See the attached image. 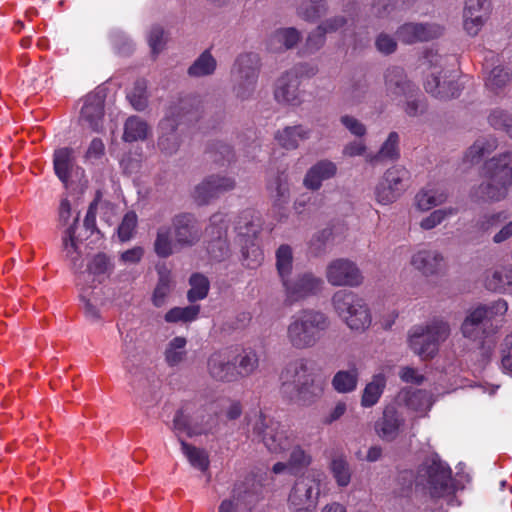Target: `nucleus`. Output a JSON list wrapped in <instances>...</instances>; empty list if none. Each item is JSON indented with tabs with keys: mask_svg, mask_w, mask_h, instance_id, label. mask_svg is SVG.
Listing matches in <instances>:
<instances>
[{
	"mask_svg": "<svg viewBox=\"0 0 512 512\" xmlns=\"http://www.w3.org/2000/svg\"><path fill=\"white\" fill-rule=\"evenodd\" d=\"M507 310L508 304L505 300L476 307L465 317L461 326L462 335L471 341L482 343L496 331L498 318L504 316Z\"/></svg>",
	"mask_w": 512,
	"mask_h": 512,
	"instance_id": "0eeeda50",
	"label": "nucleus"
},
{
	"mask_svg": "<svg viewBox=\"0 0 512 512\" xmlns=\"http://www.w3.org/2000/svg\"><path fill=\"white\" fill-rule=\"evenodd\" d=\"M253 433L261 440L270 453L281 454L294 444L293 433L284 425L262 413L255 414Z\"/></svg>",
	"mask_w": 512,
	"mask_h": 512,
	"instance_id": "f8f14e48",
	"label": "nucleus"
},
{
	"mask_svg": "<svg viewBox=\"0 0 512 512\" xmlns=\"http://www.w3.org/2000/svg\"><path fill=\"white\" fill-rule=\"evenodd\" d=\"M158 275L159 279L152 295V303L156 307H162L173 287L172 275L171 271L164 266L158 268Z\"/></svg>",
	"mask_w": 512,
	"mask_h": 512,
	"instance_id": "79ce46f5",
	"label": "nucleus"
},
{
	"mask_svg": "<svg viewBox=\"0 0 512 512\" xmlns=\"http://www.w3.org/2000/svg\"><path fill=\"white\" fill-rule=\"evenodd\" d=\"M338 317L354 332L366 331L372 323V315L366 301L352 291L339 290L331 299Z\"/></svg>",
	"mask_w": 512,
	"mask_h": 512,
	"instance_id": "6e6552de",
	"label": "nucleus"
},
{
	"mask_svg": "<svg viewBox=\"0 0 512 512\" xmlns=\"http://www.w3.org/2000/svg\"><path fill=\"white\" fill-rule=\"evenodd\" d=\"M357 10V6L353 5L351 9H345L344 12L347 16L337 15L322 21L318 26L327 35L335 33L345 28L350 22H354V12Z\"/></svg>",
	"mask_w": 512,
	"mask_h": 512,
	"instance_id": "3c124183",
	"label": "nucleus"
},
{
	"mask_svg": "<svg viewBox=\"0 0 512 512\" xmlns=\"http://www.w3.org/2000/svg\"><path fill=\"white\" fill-rule=\"evenodd\" d=\"M291 448L292 450L288 458V463L295 473L297 470L307 467L312 462V457L299 445H292Z\"/></svg>",
	"mask_w": 512,
	"mask_h": 512,
	"instance_id": "e2e57ef3",
	"label": "nucleus"
},
{
	"mask_svg": "<svg viewBox=\"0 0 512 512\" xmlns=\"http://www.w3.org/2000/svg\"><path fill=\"white\" fill-rule=\"evenodd\" d=\"M312 133V128L303 124L286 126L276 132L275 140L282 148L295 150L300 146L301 142L309 140Z\"/></svg>",
	"mask_w": 512,
	"mask_h": 512,
	"instance_id": "7c9ffc66",
	"label": "nucleus"
},
{
	"mask_svg": "<svg viewBox=\"0 0 512 512\" xmlns=\"http://www.w3.org/2000/svg\"><path fill=\"white\" fill-rule=\"evenodd\" d=\"M410 264L423 275L432 276L442 269L444 256L436 249L422 248L413 253Z\"/></svg>",
	"mask_w": 512,
	"mask_h": 512,
	"instance_id": "bb28decb",
	"label": "nucleus"
},
{
	"mask_svg": "<svg viewBox=\"0 0 512 512\" xmlns=\"http://www.w3.org/2000/svg\"><path fill=\"white\" fill-rule=\"evenodd\" d=\"M510 79L511 75L504 67L495 66L489 71L485 84L490 90L497 91L506 86Z\"/></svg>",
	"mask_w": 512,
	"mask_h": 512,
	"instance_id": "052dcab7",
	"label": "nucleus"
},
{
	"mask_svg": "<svg viewBox=\"0 0 512 512\" xmlns=\"http://www.w3.org/2000/svg\"><path fill=\"white\" fill-rule=\"evenodd\" d=\"M281 380L283 393L301 405L311 403L321 393L306 358H298L288 363L281 373Z\"/></svg>",
	"mask_w": 512,
	"mask_h": 512,
	"instance_id": "20e7f679",
	"label": "nucleus"
},
{
	"mask_svg": "<svg viewBox=\"0 0 512 512\" xmlns=\"http://www.w3.org/2000/svg\"><path fill=\"white\" fill-rule=\"evenodd\" d=\"M488 122L495 129L504 130L508 134L512 131V114L506 110L493 109L488 116Z\"/></svg>",
	"mask_w": 512,
	"mask_h": 512,
	"instance_id": "680f3d73",
	"label": "nucleus"
},
{
	"mask_svg": "<svg viewBox=\"0 0 512 512\" xmlns=\"http://www.w3.org/2000/svg\"><path fill=\"white\" fill-rule=\"evenodd\" d=\"M127 98L135 110L143 111L148 104L146 81H136L133 89L128 93Z\"/></svg>",
	"mask_w": 512,
	"mask_h": 512,
	"instance_id": "bf43d9fd",
	"label": "nucleus"
},
{
	"mask_svg": "<svg viewBox=\"0 0 512 512\" xmlns=\"http://www.w3.org/2000/svg\"><path fill=\"white\" fill-rule=\"evenodd\" d=\"M235 179L225 175H210L194 189V199L199 205L209 203L220 194L235 188Z\"/></svg>",
	"mask_w": 512,
	"mask_h": 512,
	"instance_id": "412c9836",
	"label": "nucleus"
},
{
	"mask_svg": "<svg viewBox=\"0 0 512 512\" xmlns=\"http://www.w3.org/2000/svg\"><path fill=\"white\" fill-rule=\"evenodd\" d=\"M73 159V150L67 147L57 149L54 153V170L63 183L68 181Z\"/></svg>",
	"mask_w": 512,
	"mask_h": 512,
	"instance_id": "de8ad7c7",
	"label": "nucleus"
},
{
	"mask_svg": "<svg viewBox=\"0 0 512 512\" xmlns=\"http://www.w3.org/2000/svg\"><path fill=\"white\" fill-rule=\"evenodd\" d=\"M202 237V228L190 213H179L171 220V227L157 228L154 251L161 258H168L177 250L195 246Z\"/></svg>",
	"mask_w": 512,
	"mask_h": 512,
	"instance_id": "f03ea898",
	"label": "nucleus"
},
{
	"mask_svg": "<svg viewBox=\"0 0 512 512\" xmlns=\"http://www.w3.org/2000/svg\"><path fill=\"white\" fill-rule=\"evenodd\" d=\"M104 115V97L100 92L88 94L81 109L80 119L92 130L100 131Z\"/></svg>",
	"mask_w": 512,
	"mask_h": 512,
	"instance_id": "cd10ccee",
	"label": "nucleus"
},
{
	"mask_svg": "<svg viewBox=\"0 0 512 512\" xmlns=\"http://www.w3.org/2000/svg\"><path fill=\"white\" fill-rule=\"evenodd\" d=\"M236 372L238 379L252 375L259 365V358L254 350H243L242 353L236 355Z\"/></svg>",
	"mask_w": 512,
	"mask_h": 512,
	"instance_id": "8fccbe9b",
	"label": "nucleus"
},
{
	"mask_svg": "<svg viewBox=\"0 0 512 512\" xmlns=\"http://www.w3.org/2000/svg\"><path fill=\"white\" fill-rule=\"evenodd\" d=\"M257 496L246 484L234 485L229 497L223 499L218 506V512H253Z\"/></svg>",
	"mask_w": 512,
	"mask_h": 512,
	"instance_id": "b1692460",
	"label": "nucleus"
},
{
	"mask_svg": "<svg viewBox=\"0 0 512 512\" xmlns=\"http://www.w3.org/2000/svg\"><path fill=\"white\" fill-rule=\"evenodd\" d=\"M282 284L285 301L292 305L318 294L324 285L323 280L311 272L289 277Z\"/></svg>",
	"mask_w": 512,
	"mask_h": 512,
	"instance_id": "dca6fc26",
	"label": "nucleus"
},
{
	"mask_svg": "<svg viewBox=\"0 0 512 512\" xmlns=\"http://www.w3.org/2000/svg\"><path fill=\"white\" fill-rule=\"evenodd\" d=\"M151 134V127L139 116H130L124 123L122 139L125 142L144 141Z\"/></svg>",
	"mask_w": 512,
	"mask_h": 512,
	"instance_id": "c9c22d12",
	"label": "nucleus"
},
{
	"mask_svg": "<svg viewBox=\"0 0 512 512\" xmlns=\"http://www.w3.org/2000/svg\"><path fill=\"white\" fill-rule=\"evenodd\" d=\"M399 157V135L397 132H390L379 151L375 154L366 155V160L374 165L380 162L395 161Z\"/></svg>",
	"mask_w": 512,
	"mask_h": 512,
	"instance_id": "f704fd0d",
	"label": "nucleus"
},
{
	"mask_svg": "<svg viewBox=\"0 0 512 512\" xmlns=\"http://www.w3.org/2000/svg\"><path fill=\"white\" fill-rule=\"evenodd\" d=\"M375 47L381 54L389 55L396 51L397 41L393 36L382 32L375 39Z\"/></svg>",
	"mask_w": 512,
	"mask_h": 512,
	"instance_id": "774afa93",
	"label": "nucleus"
},
{
	"mask_svg": "<svg viewBox=\"0 0 512 512\" xmlns=\"http://www.w3.org/2000/svg\"><path fill=\"white\" fill-rule=\"evenodd\" d=\"M201 108L200 99L188 97L171 108L169 114L160 121L157 145L163 153L172 155L177 152L181 144V137L177 130L179 119L187 118L189 121L196 119Z\"/></svg>",
	"mask_w": 512,
	"mask_h": 512,
	"instance_id": "423d86ee",
	"label": "nucleus"
},
{
	"mask_svg": "<svg viewBox=\"0 0 512 512\" xmlns=\"http://www.w3.org/2000/svg\"><path fill=\"white\" fill-rule=\"evenodd\" d=\"M406 100L404 111L410 117H417L424 114L427 110V103L423 95L417 89L412 97L404 98Z\"/></svg>",
	"mask_w": 512,
	"mask_h": 512,
	"instance_id": "0e129e2a",
	"label": "nucleus"
},
{
	"mask_svg": "<svg viewBox=\"0 0 512 512\" xmlns=\"http://www.w3.org/2000/svg\"><path fill=\"white\" fill-rule=\"evenodd\" d=\"M302 39V33L295 27L274 30L267 38V48L272 52H284L295 48Z\"/></svg>",
	"mask_w": 512,
	"mask_h": 512,
	"instance_id": "c85d7f7f",
	"label": "nucleus"
},
{
	"mask_svg": "<svg viewBox=\"0 0 512 512\" xmlns=\"http://www.w3.org/2000/svg\"><path fill=\"white\" fill-rule=\"evenodd\" d=\"M359 369L352 365L348 370H339L332 378L331 384L338 393L353 392L358 385Z\"/></svg>",
	"mask_w": 512,
	"mask_h": 512,
	"instance_id": "58836bf2",
	"label": "nucleus"
},
{
	"mask_svg": "<svg viewBox=\"0 0 512 512\" xmlns=\"http://www.w3.org/2000/svg\"><path fill=\"white\" fill-rule=\"evenodd\" d=\"M444 27L436 22H407L398 27L396 35L404 44L425 42L440 37Z\"/></svg>",
	"mask_w": 512,
	"mask_h": 512,
	"instance_id": "6ab92c4d",
	"label": "nucleus"
},
{
	"mask_svg": "<svg viewBox=\"0 0 512 512\" xmlns=\"http://www.w3.org/2000/svg\"><path fill=\"white\" fill-rule=\"evenodd\" d=\"M261 57L255 52L239 54L231 68L233 91L238 99L247 100L256 91L261 70Z\"/></svg>",
	"mask_w": 512,
	"mask_h": 512,
	"instance_id": "9d476101",
	"label": "nucleus"
},
{
	"mask_svg": "<svg viewBox=\"0 0 512 512\" xmlns=\"http://www.w3.org/2000/svg\"><path fill=\"white\" fill-rule=\"evenodd\" d=\"M450 335L449 324L442 319H433L426 325H417L409 332L410 349L423 360L433 358L441 342Z\"/></svg>",
	"mask_w": 512,
	"mask_h": 512,
	"instance_id": "1a4fd4ad",
	"label": "nucleus"
},
{
	"mask_svg": "<svg viewBox=\"0 0 512 512\" xmlns=\"http://www.w3.org/2000/svg\"><path fill=\"white\" fill-rule=\"evenodd\" d=\"M78 220L79 213L76 214L73 223L66 228L62 237V253L75 271H80L83 268L81 251L79 250L78 239L75 236Z\"/></svg>",
	"mask_w": 512,
	"mask_h": 512,
	"instance_id": "c756f323",
	"label": "nucleus"
},
{
	"mask_svg": "<svg viewBox=\"0 0 512 512\" xmlns=\"http://www.w3.org/2000/svg\"><path fill=\"white\" fill-rule=\"evenodd\" d=\"M186 345L187 340L182 336L174 337L168 342L164 351V357L169 367H176L186 360Z\"/></svg>",
	"mask_w": 512,
	"mask_h": 512,
	"instance_id": "ea45409f",
	"label": "nucleus"
},
{
	"mask_svg": "<svg viewBox=\"0 0 512 512\" xmlns=\"http://www.w3.org/2000/svg\"><path fill=\"white\" fill-rule=\"evenodd\" d=\"M328 12L325 0H303L297 8L299 17L308 22H315Z\"/></svg>",
	"mask_w": 512,
	"mask_h": 512,
	"instance_id": "49530a36",
	"label": "nucleus"
},
{
	"mask_svg": "<svg viewBox=\"0 0 512 512\" xmlns=\"http://www.w3.org/2000/svg\"><path fill=\"white\" fill-rule=\"evenodd\" d=\"M384 84L386 95L393 101H400L402 98L412 97L417 87L408 78L403 68L392 66L384 73Z\"/></svg>",
	"mask_w": 512,
	"mask_h": 512,
	"instance_id": "4be33fe9",
	"label": "nucleus"
},
{
	"mask_svg": "<svg viewBox=\"0 0 512 512\" xmlns=\"http://www.w3.org/2000/svg\"><path fill=\"white\" fill-rule=\"evenodd\" d=\"M243 265L250 269L259 267L263 260L264 254L259 244L254 240H246L245 245L242 247Z\"/></svg>",
	"mask_w": 512,
	"mask_h": 512,
	"instance_id": "5fc2aeb1",
	"label": "nucleus"
},
{
	"mask_svg": "<svg viewBox=\"0 0 512 512\" xmlns=\"http://www.w3.org/2000/svg\"><path fill=\"white\" fill-rule=\"evenodd\" d=\"M262 228V219L260 215L252 210H246L241 213L236 225L238 234L242 237L256 238Z\"/></svg>",
	"mask_w": 512,
	"mask_h": 512,
	"instance_id": "4c0bfd02",
	"label": "nucleus"
},
{
	"mask_svg": "<svg viewBox=\"0 0 512 512\" xmlns=\"http://www.w3.org/2000/svg\"><path fill=\"white\" fill-rule=\"evenodd\" d=\"M484 285L488 290L493 292H511L512 270H495L490 272L485 278Z\"/></svg>",
	"mask_w": 512,
	"mask_h": 512,
	"instance_id": "a18cd8bd",
	"label": "nucleus"
},
{
	"mask_svg": "<svg viewBox=\"0 0 512 512\" xmlns=\"http://www.w3.org/2000/svg\"><path fill=\"white\" fill-rule=\"evenodd\" d=\"M328 283L335 287H358L363 281V274L358 265L347 258L334 259L325 270Z\"/></svg>",
	"mask_w": 512,
	"mask_h": 512,
	"instance_id": "f3484780",
	"label": "nucleus"
},
{
	"mask_svg": "<svg viewBox=\"0 0 512 512\" xmlns=\"http://www.w3.org/2000/svg\"><path fill=\"white\" fill-rule=\"evenodd\" d=\"M330 472L338 487H347L352 478V471L350 464L343 456H335L330 465Z\"/></svg>",
	"mask_w": 512,
	"mask_h": 512,
	"instance_id": "09e8293b",
	"label": "nucleus"
},
{
	"mask_svg": "<svg viewBox=\"0 0 512 512\" xmlns=\"http://www.w3.org/2000/svg\"><path fill=\"white\" fill-rule=\"evenodd\" d=\"M275 258L277 274L283 283L292 274L294 261L292 248L287 244L280 245L275 252Z\"/></svg>",
	"mask_w": 512,
	"mask_h": 512,
	"instance_id": "37998d69",
	"label": "nucleus"
},
{
	"mask_svg": "<svg viewBox=\"0 0 512 512\" xmlns=\"http://www.w3.org/2000/svg\"><path fill=\"white\" fill-rule=\"evenodd\" d=\"M447 199V191L442 186L428 184L417 192L414 197V204L419 211L427 212L444 204Z\"/></svg>",
	"mask_w": 512,
	"mask_h": 512,
	"instance_id": "2f4dec72",
	"label": "nucleus"
},
{
	"mask_svg": "<svg viewBox=\"0 0 512 512\" xmlns=\"http://www.w3.org/2000/svg\"><path fill=\"white\" fill-rule=\"evenodd\" d=\"M410 179L409 171L400 165L387 169L374 189V196L380 205L394 203L406 190Z\"/></svg>",
	"mask_w": 512,
	"mask_h": 512,
	"instance_id": "2eb2a0df",
	"label": "nucleus"
},
{
	"mask_svg": "<svg viewBox=\"0 0 512 512\" xmlns=\"http://www.w3.org/2000/svg\"><path fill=\"white\" fill-rule=\"evenodd\" d=\"M386 383L387 380L384 374L379 373L374 375L363 390L361 406L364 408H370L376 405L384 392Z\"/></svg>",
	"mask_w": 512,
	"mask_h": 512,
	"instance_id": "e433bc0d",
	"label": "nucleus"
},
{
	"mask_svg": "<svg viewBox=\"0 0 512 512\" xmlns=\"http://www.w3.org/2000/svg\"><path fill=\"white\" fill-rule=\"evenodd\" d=\"M326 43V34L317 26L314 30L308 33L306 40L299 50L298 54L301 57L311 56L317 53L324 47Z\"/></svg>",
	"mask_w": 512,
	"mask_h": 512,
	"instance_id": "864d4df0",
	"label": "nucleus"
},
{
	"mask_svg": "<svg viewBox=\"0 0 512 512\" xmlns=\"http://www.w3.org/2000/svg\"><path fill=\"white\" fill-rule=\"evenodd\" d=\"M451 473L446 463L433 458L420 470L418 484L422 485L433 499L449 497L455 491Z\"/></svg>",
	"mask_w": 512,
	"mask_h": 512,
	"instance_id": "ddd939ff",
	"label": "nucleus"
},
{
	"mask_svg": "<svg viewBox=\"0 0 512 512\" xmlns=\"http://www.w3.org/2000/svg\"><path fill=\"white\" fill-rule=\"evenodd\" d=\"M457 213L458 208L452 206L436 209L421 220L420 227L423 230H431L440 225L446 219L455 216Z\"/></svg>",
	"mask_w": 512,
	"mask_h": 512,
	"instance_id": "6e6d98bb",
	"label": "nucleus"
},
{
	"mask_svg": "<svg viewBox=\"0 0 512 512\" xmlns=\"http://www.w3.org/2000/svg\"><path fill=\"white\" fill-rule=\"evenodd\" d=\"M327 314L315 309H302L292 315L286 327V340L297 350L313 348L330 327Z\"/></svg>",
	"mask_w": 512,
	"mask_h": 512,
	"instance_id": "7ed1b4c3",
	"label": "nucleus"
},
{
	"mask_svg": "<svg viewBox=\"0 0 512 512\" xmlns=\"http://www.w3.org/2000/svg\"><path fill=\"white\" fill-rule=\"evenodd\" d=\"M236 359V354L230 349L215 351L207 359V372L215 381H237Z\"/></svg>",
	"mask_w": 512,
	"mask_h": 512,
	"instance_id": "a211bd4d",
	"label": "nucleus"
},
{
	"mask_svg": "<svg viewBox=\"0 0 512 512\" xmlns=\"http://www.w3.org/2000/svg\"><path fill=\"white\" fill-rule=\"evenodd\" d=\"M485 180L472 190V197L484 202H501L512 189V151L507 150L487 159L482 166Z\"/></svg>",
	"mask_w": 512,
	"mask_h": 512,
	"instance_id": "f257e3e1",
	"label": "nucleus"
},
{
	"mask_svg": "<svg viewBox=\"0 0 512 512\" xmlns=\"http://www.w3.org/2000/svg\"><path fill=\"white\" fill-rule=\"evenodd\" d=\"M445 59L433 49L427 50L422 65L429 72L424 81V88L433 97L447 100L459 95V86L443 69Z\"/></svg>",
	"mask_w": 512,
	"mask_h": 512,
	"instance_id": "9b49d317",
	"label": "nucleus"
},
{
	"mask_svg": "<svg viewBox=\"0 0 512 512\" xmlns=\"http://www.w3.org/2000/svg\"><path fill=\"white\" fill-rule=\"evenodd\" d=\"M217 68V61L210 50L203 51L188 68V75L200 78L212 75Z\"/></svg>",
	"mask_w": 512,
	"mask_h": 512,
	"instance_id": "a19ab883",
	"label": "nucleus"
},
{
	"mask_svg": "<svg viewBox=\"0 0 512 512\" xmlns=\"http://www.w3.org/2000/svg\"><path fill=\"white\" fill-rule=\"evenodd\" d=\"M497 145V140L493 137L479 138L469 147L465 159L471 164L478 163L484 156L491 154Z\"/></svg>",
	"mask_w": 512,
	"mask_h": 512,
	"instance_id": "c03bdc74",
	"label": "nucleus"
},
{
	"mask_svg": "<svg viewBox=\"0 0 512 512\" xmlns=\"http://www.w3.org/2000/svg\"><path fill=\"white\" fill-rule=\"evenodd\" d=\"M300 80L288 70L276 81L274 97L278 103L290 106H299L303 102V91L300 89Z\"/></svg>",
	"mask_w": 512,
	"mask_h": 512,
	"instance_id": "393cba45",
	"label": "nucleus"
},
{
	"mask_svg": "<svg viewBox=\"0 0 512 512\" xmlns=\"http://www.w3.org/2000/svg\"><path fill=\"white\" fill-rule=\"evenodd\" d=\"M88 270L95 276L110 274L113 270V264L106 254L98 253L88 264Z\"/></svg>",
	"mask_w": 512,
	"mask_h": 512,
	"instance_id": "69168bd1",
	"label": "nucleus"
},
{
	"mask_svg": "<svg viewBox=\"0 0 512 512\" xmlns=\"http://www.w3.org/2000/svg\"><path fill=\"white\" fill-rule=\"evenodd\" d=\"M396 401L404 403L409 409L419 413L428 411L433 403L430 393L424 390L412 389L401 390Z\"/></svg>",
	"mask_w": 512,
	"mask_h": 512,
	"instance_id": "72a5a7b5",
	"label": "nucleus"
},
{
	"mask_svg": "<svg viewBox=\"0 0 512 512\" xmlns=\"http://www.w3.org/2000/svg\"><path fill=\"white\" fill-rule=\"evenodd\" d=\"M268 190L276 202L279 204L286 203L290 195L287 176L278 174L268 183Z\"/></svg>",
	"mask_w": 512,
	"mask_h": 512,
	"instance_id": "13d9d810",
	"label": "nucleus"
},
{
	"mask_svg": "<svg viewBox=\"0 0 512 512\" xmlns=\"http://www.w3.org/2000/svg\"><path fill=\"white\" fill-rule=\"evenodd\" d=\"M189 284L190 289L187 293L189 302L193 303L207 297L210 283L206 276L200 273H194L190 276Z\"/></svg>",
	"mask_w": 512,
	"mask_h": 512,
	"instance_id": "603ef678",
	"label": "nucleus"
},
{
	"mask_svg": "<svg viewBox=\"0 0 512 512\" xmlns=\"http://www.w3.org/2000/svg\"><path fill=\"white\" fill-rule=\"evenodd\" d=\"M137 222L138 219L135 212L130 211L124 215L122 222L118 227V236L121 241H128L132 238Z\"/></svg>",
	"mask_w": 512,
	"mask_h": 512,
	"instance_id": "338daca9",
	"label": "nucleus"
},
{
	"mask_svg": "<svg viewBox=\"0 0 512 512\" xmlns=\"http://www.w3.org/2000/svg\"><path fill=\"white\" fill-rule=\"evenodd\" d=\"M204 418L203 415L192 418L186 414L184 409H180L176 412L172 424V430L181 444L183 454L194 468L201 471H205L209 466L207 452L204 449L188 444L181 438V435L186 434L188 437H193L209 433L212 430V418L210 416L207 420Z\"/></svg>",
	"mask_w": 512,
	"mask_h": 512,
	"instance_id": "39448f33",
	"label": "nucleus"
},
{
	"mask_svg": "<svg viewBox=\"0 0 512 512\" xmlns=\"http://www.w3.org/2000/svg\"><path fill=\"white\" fill-rule=\"evenodd\" d=\"M320 484V473H308L297 479L288 496L289 508L296 512L314 510L318 504Z\"/></svg>",
	"mask_w": 512,
	"mask_h": 512,
	"instance_id": "4468645a",
	"label": "nucleus"
},
{
	"mask_svg": "<svg viewBox=\"0 0 512 512\" xmlns=\"http://www.w3.org/2000/svg\"><path fill=\"white\" fill-rule=\"evenodd\" d=\"M489 0H465L463 8V26L465 31L476 36L490 15Z\"/></svg>",
	"mask_w": 512,
	"mask_h": 512,
	"instance_id": "5701e85b",
	"label": "nucleus"
},
{
	"mask_svg": "<svg viewBox=\"0 0 512 512\" xmlns=\"http://www.w3.org/2000/svg\"><path fill=\"white\" fill-rule=\"evenodd\" d=\"M403 423L404 419L395 407L388 406L384 409L382 418L377 421L375 430L380 438L391 441L397 437Z\"/></svg>",
	"mask_w": 512,
	"mask_h": 512,
	"instance_id": "473e14b6",
	"label": "nucleus"
},
{
	"mask_svg": "<svg viewBox=\"0 0 512 512\" xmlns=\"http://www.w3.org/2000/svg\"><path fill=\"white\" fill-rule=\"evenodd\" d=\"M338 166L329 159H321L315 162L305 173L303 185L306 189L317 191L324 181H328L337 175Z\"/></svg>",
	"mask_w": 512,
	"mask_h": 512,
	"instance_id": "a878e982",
	"label": "nucleus"
},
{
	"mask_svg": "<svg viewBox=\"0 0 512 512\" xmlns=\"http://www.w3.org/2000/svg\"><path fill=\"white\" fill-rule=\"evenodd\" d=\"M227 223L224 214L216 213L211 216L210 224L206 228V234L211 239L207 249L211 257L217 261L225 259L229 254V246L225 239Z\"/></svg>",
	"mask_w": 512,
	"mask_h": 512,
	"instance_id": "aec40b11",
	"label": "nucleus"
},
{
	"mask_svg": "<svg viewBox=\"0 0 512 512\" xmlns=\"http://www.w3.org/2000/svg\"><path fill=\"white\" fill-rule=\"evenodd\" d=\"M199 311V305L174 307L165 314V321L168 323L191 322L197 318Z\"/></svg>",
	"mask_w": 512,
	"mask_h": 512,
	"instance_id": "4d7b16f0",
	"label": "nucleus"
}]
</instances>
